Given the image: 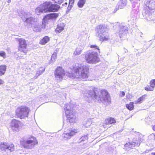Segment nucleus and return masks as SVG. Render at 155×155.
Listing matches in <instances>:
<instances>
[{
  "label": "nucleus",
  "instance_id": "37",
  "mask_svg": "<svg viewBox=\"0 0 155 155\" xmlns=\"http://www.w3.org/2000/svg\"><path fill=\"white\" fill-rule=\"evenodd\" d=\"M90 47L91 48H94L98 50H99V49L98 48V47L97 46H96L95 45H91L90 46Z\"/></svg>",
  "mask_w": 155,
  "mask_h": 155
},
{
  "label": "nucleus",
  "instance_id": "35",
  "mask_svg": "<svg viewBox=\"0 0 155 155\" xmlns=\"http://www.w3.org/2000/svg\"><path fill=\"white\" fill-rule=\"evenodd\" d=\"M0 56L4 58H6L5 53L2 51H0Z\"/></svg>",
  "mask_w": 155,
  "mask_h": 155
},
{
  "label": "nucleus",
  "instance_id": "40",
  "mask_svg": "<svg viewBox=\"0 0 155 155\" xmlns=\"http://www.w3.org/2000/svg\"><path fill=\"white\" fill-rule=\"evenodd\" d=\"M120 96L121 97H123L125 95V93L123 91H120Z\"/></svg>",
  "mask_w": 155,
  "mask_h": 155
},
{
  "label": "nucleus",
  "instance_id": "48",
  "mask_svg": "<svg viewBox=\"0 0 155 155\" xmlns=\"http://www.w3.org/2000/svg\"><path fill=\"white\" fill-rule=\"evenodd\" d=\"M127 144H126L125 145V146H127Z\"/></svg>",
  "mask_w": 155,
  "mask_h": 155
},
{
  "label": "nucleus",
  "instance_id": "27",
  "mask_svg": "<svg viewBox=\"0 0 155 155\" xmlns=\"http://www.w3.org/2000/svg\"><path fill=\"white\" fill-rule=\"evenodd\" d=\"M92 124V120L89 119L87 120L85 124L84 125L85 126V127L87 128H88L91 126Z\"/></svg>",
  "mask_w": 155,
  "mask_h": 155
},
{
  "label": "nucleus",
  "instance_id": "10",
  "mask_svg": "<svg viewBox=\"0 0 155 155\" xmlns=\"http://www.w3.org/2000/svg\"><path fill=\"white\" fill-rule=\"evenodd\" d=\"M65 75V72L62 67H58L54 72V75L56 78L58 80L61 81Z\"/></svg>",
  "mask_w": 155,
  "mask_h": 155
},
{
  "label": "nucleus",
  "instance_id": "45",
  "mask_svg": "<svg viewBox=\"0 0 155 155\" xmlns=\"http://www.w3.org/2000/svg\"><path fill=\"white\" fill-rule=\"evenodd\" d=\"M153 129L154 131H155V125L153 126Z\"/></svg>",
  "mask_w": 155,
  "mask_h": 155
},
{
  "label": "nucleus",
  "instance_id": "30",
  "mask_svg": "<svg viewBox=\"0 0 155 155\" xmlns=\"http://www.w3.org/2000/svg\"><path fill=\"white\" fill-rule=\"evenodd\" d=\"M126 106L127 108L130 110H133L134 108L133 104L132 102H130L129 104H127Z\"/></svg>",
  "mask_w": 155,
  "mask_h": 155
},
{
  "label": "nucleus",
  "instance_id": "9",
  "mask_svg": "<svg viewBox=\"0 0 155 155\" xmlns=\"http://www.w3.org/2000/svg\"><path fill=\"white\" fill-rule=\"evenodd\" d=\"M1 150L7 153L11 152L15 150V147L13 144L8 143H1L0 145Z\"/></svg>",
  "mask_w": 155,
  "mask_h": 155
},
{
  "label": "nucleus",
  "instance_id": "54",
  "mask_svg": "<svg viewBox=\"0 0 155 155\" xmlns=\"http://www.w3.org/2000/svg\"><path fill=\"white\" fill-rule=\"evenodd\" d=\"M65 4H67V3H65Z\"/></svg>",
  "mask_w": 155,
  "mask_h": 155
},
{
  "label": "nucleus",
  "instance_id": "5",
  "mask_svg": "<svg viewBox=\"0 0 155 155\" xmlns=\"http://www.w3.org/2000/svg\"><path fill=\"white\" fill-rule=\"evenodd\" d=\"M86 61L91 64L96 63L99 61L97 53L95 51H92L86 53L85 55Z\"/></svg>",
  "mask_w": 155,
  "mask_h": 155
},
{
  "label": "nucleus",
  "instance_id": "21",
  "mask_svg": "<svg viewBox=\"0 0 155 155\" xmlns=\"http://www.w3.org/2000/svg\"><path fill=\"white\" fill-rule=\"evenodd\" d=\"M105 122L106 124H112L116 122V120L114 118L109 117L105 120Z\"/></svg>",
  "mask_w": 155,
  "mask_h": 155
},
{
  "label": "nucleus",
  "instance_id": "19",
  "mask_svg": "<svg viewBox=\"0 0 155 155\" xmlns=\"http://www.w3.org/2000/svg\"><path fill=\"white\" fill-rule=\"evenodd\" d=\"M133 141L129 144V147L130 148H132L133 147L135 146H139L140 144V140H134V138L133 140Z\"/></svg>",
  "mask_w": 155,
  "mask_h": 155
},
{
  "label": "nucleus",
  "instance_id": "4",
  "mask_svg": "<svg viewBox=\"0 0 155 155\" xmlns=\"http://www.w3.org/2000/svg\"><path fill=\"white\" fill-rule=\"evenodd\" d=\"M21 145L27 149H31L33 148L35 145L38 144V142L37 139L33 137L25 140L20 141Z\"/></svg>",
  "mask_w": 155,
  "mask_h": 155
},
{
  "label": "nucleus",
  "instance_id": "17",
  "mask_svg": "<svg viewBox=\"0 0 155 155\" xmlns=\"http://www.w3.org/2000/svg\"><path fill=\"white\" fill-rule=\"evenodd\" d=\"M107 26L104 25H100L97 27V32L104 33L107 30Z\"/></svg>",
  "mask_w": 155,
  "mask_h": 155
},
{
  "label": "nucleus",
  "instance_id": "16",
  "mask_svg": "<svg viewBox=\"0 0 155 155\" xmlns=\"http://www.w3.org/2000/svg\"><path fill=\"white\" fill-rule=\"evenodd\" d=\"M33 29L34 31L36 32H39L41 30L42 28V26L41 24H39L38 22L36 21L34 24L32 25Z\"/></svg>",
  "mask_w": 155,
  "mask_h": 155
},
{
  "label": "nucleus",
  "instance_id": "29",
  "mask_svg": "<svg viewBox=\"0 0 155 155\" xmlns=\"http://www.w3.org/2000/svg\"><path fill=\"white\" fill-rule=\"evenodd\" d=\"M82 51V49L79 48H78L76 49L74 52L75 55H79L81 54Z\"/></svg>",
  "mask_w": 155,
  "mask_h": 155
},
{
  "label": "nucleus",
  "instance_id": "26",
  "mask_svg": "<svg viewBox=\"0 0 155 155\" xmlns=\"http://www.w3.org/2000/svg\"><path fill=\"white\" fill-rule=\"evenodd\" d=\"M45 69V68H44L43 67H41L40 68L38 69L37 73L36 74V77L35 79L37 78L39 75L41 74L44 71Z\"/></svg>",
  "mask_w": 155,
  "mask_h": 155
},
{
  "label": "nucleus",
  "instance_id": "11",
  "mask_svg": "<svg viewBox=\"0 0 155 155\" xmlns=\"http://www.w3.org/2000/svg\"><path fill=\"white\" fill-rule=\"evenodd\" d=\"M21 125V122L18 120L13 119L10 123L11 129L14 132H18L19 130L20 126Z\"/></svg>",
  "mask_w": 155,
  "mask_h": 155
},
{
  "label": "nucleus",
  "instance_id": "7",
  "mask_svg": "<svg viewBox=\"0 0 155 155\" xmlns=\"http://www.w3.org/2000/svg\"><path fill=\"white\" fill-rule=\"evenodd\" d=\"M30 109L25 106H21L18 107L16 111V115L19 118L22 119L25 117H27Z\"/></svg>",
  "mask_w": 155,
  "mask_h": 155
},
{
  "label": "nucleus",
  "instance_id": "34",
  "mask_svg": "<svg viewBox=\"0 0 155 155\" xmlns=\"http://www.w3.org/2000/svg\"><path fill=\"white\" fill-rule=\"evenodd\" d=\"M146 96V95H144L142 97H140L139 99H138L137 100V102L139 103H141L143 99L145 98V97Z\"/></svg>",
  "mask_w": 155,
  "mask_h": 155
},
{
  "label": "nucleus",
  "instance_id": "13",
  "mask_svg": "<svg viewBox=\"0 0 155 155\" xmlns=\"http://www.w3.org/2000/svg\"><path fill=\"white\" fill-rule=\"evenodd\" d=\"M58 15L57 13H50L45 16L43 20L45 22H47L49 21L56 19Z\"/></svg>",
  "mask_w": 155,
  "mask_h": 155
},
{
  "label": "nucleus",
  "instance_id": "15",
  "mask_svg": "<svg viewBox=\"0 0 155 155\" xmlns=\"http://www.w3.org/2000/svg\"><path fill=\"white\" fill-rule=\"evenodd\" d=\"M120 30L119 32V36L121 38L123 36L125 35V34L128 31V28L125 26L120 25Z\"/></svg>",
  "mask_w": 155,
  "mask_h": 155
},
{
  "label": "nucleus",
  "instance_id": "2",
  "mask_svg": "<svg viewBox=\"0 0 155 155\" xmlns=\"http://www.w3.org/2000/svg\"><path fill=\"white\" fill-rule=\"evenodd\" d=\"M74 73H70L68 74L70 78H79L87 79L89 75V69L87 66L80 64L74 68Z\"/></svg>",
  "mask_w": 155,
  "mask_h": 155
},
{
  "label": "nucleus",
  "instance_id": "23",
  "mask_svg": "<svg viewBox=\"0 0 155 155\" xmlns=\"http://www.w3.org/2000/svg\"><path fill=\"white\" fill-rule=\"evenodd\" d=\"M98 36L99 38V39L102 41H105L108 40V37L105 36L103 33H98Z\"/></svg>",
  "mask_w": 155,
  "mask_h": 155
},
{
  "label": "nucleus",
  "instance_id": "3",
  "mask_svg": "<svg viewBox=\"0 0 155 155\" xmlns=\"http://www.w3.org/2000/svg\"><path fill=\"white\" fill-rule=\"evenodd\" d=\"M60 8V6L56 4H53L51 2H46L38 7L35 9V12L37 15L47 12H57Z\"/></svg>",
  "mask_w": 155,
  "mask_h": 155
},
{
  "label": "nucleus",
  "instance_id": "36",
  "mask_svg": "<svg viewBox=\"0 0 155 155\" xmlns=\"http://www.w3.org/2000/svg\"><path fill=\"white\" fill-rule=\"evenodd\" d=\"M55 3L61 4L63 2V0H52Z\"/></svg>",
  "mask_w": 155,
  "mask_h": 155
},
{
  "label": "nucleus",
  "instance_id": "41",
  "mask_svg": "<svg viewBox=\"0 0 155 155\" xmlns=\"http://www.w3.org/2000/svg\"><path fill=\"white\" fill-rule=\"evenodd\" d=\"M72 6H71L69 5H68V11H70L71 10Z\"/></svg>",
  "mask_w": 155,
  "mask_h": 155
},
{
  "label": "nucleus",
  "instance_id": "12",
  "mask_svg": "<svg viewBox=\"0 0 155 155\" xmlns=\"http://www.w3.org/2000/svg\"><path fill=\"white\" fill-rule=\"evenodd\" d=\"M17 39L19 41V50L26 54L27 52V50L26 49L27 48V45L25 40V39L22 38H17Z\"/></svg>",
  "mask_w": 155,
  "mask_h": 155
},
{
  "label": "nucleus",
  "instance_id": "39",
  "mask_svg": "<svg viewBox=\"0 0 155 155\" xmlns=\"http://www.w3.org/2000/svg\"><path fill=\"white\" fill-rule=\"evenodd\" d=\"M74 0H69V5L71 6H72L74 3Z\"/></svg>",
  "mask_w": 155,
  "mask_h": 155
},
{
  "label": "nucleus",
  "instance_id": "22",
  "mask_svg": "<svg viewBox=\"0 0 155 155\" xmlns=\"http://www.w3.org/2000/svg\"><path fill=\"white\" fill-rule=\"evenodd\" d=\"M79 132V130L78 129H71L69 133L68 134V136H73L75 135H78Z\"/></svg>",
  "mask_w": 155,
  "mask_h": 155
},
{
  "label": "nucleus",
  "instance_id": "50",
  "mask_svg": "<svg viewBox=\"0 0 155 155\" xmlns=\"http://www.w3.org/2000/svg\"><path fill=\"white\" fill-rule=\"evenodd\" d=\"M64 138H67V137H65V136H64Z\"/></svg>",
  "mask_w": 155,
  "mask_h": 155
},
{
  "label": "nucleus",
  "instance_id": "44",
  "mask_svg": "<svg viewBox=\"0 0 155 155\" xmlns=\"http://www.w3.org/2000/svg\"><path fill=\"white\" fill-rule=\"evenodd\" d=\"M141 134L139 132H137L136 133V135H140Z\"/></svg>",
  "mask_w": 155,
  "mask_h": 155
},
{
  "label": "nucleus",
  "instance_id": "1",
  "mask_svg": "<svg viewBox=\"0 0 155 155\" xmlns=\"http://www.w3.org/2000/svg\"><path fill=\"white\" fill-rule=\"evenodd\" d=\"M86 96L88 97L94 98L99 102L107 105L110 102V98L108 92L104 89L98 91L97 88L91 87Z\"/></svg>",
  "mask_w": 155,
  "mask_h": 155
},
{
  "label": "nucleus",
  "instance_id": "51",
  "mask_svg": "<svg viewBox=\"0 0 155 155\" xmlns=\"http://www.w3.org/2000/svg\"><path fill=\"white\" fill-rule=\"evenodd\" d=\"M117 133H118L117 132H116V134H117Z\"/></svg>",
  "mask_w": 155,
  "mask_h": 155
},
{
  "label": "nucleus",
  "instance_id": "18",
  "mask_svg": "<svg viewBox=\"0 0 155 155\" xmlns=\"http://www.w3.org/2000/svg\"><path fill=\"white\" fill-rule=\"evenodd\" d=\"M64 26L65 25L63 23L61 22L59 23L57 28L55 29V31L57 33H60L64 29Z\"/></svg>",
  "mask_w": 155,
  "mask_h": 155
},
{
  "label": "nucleus",
  "instance_id": "8",
  "mask_svg": "<svg viewBox=\"0 0 155 155\" xmlns=\"http://www.w3.org/2000/svg\"><path fill=\"white\" fill-rule=\"evenodd\" d=\"M22 14V15L21 17L22 20L30 26H32L36 21V19L34 17L31 16V15L29 13L23 12Z\"/></svg>",
  "mask_w": 155,
  "mask_h": 155
},
{
  "label": "nucleus",
  "instance_id": "24",
  "mask_svg": "<svg viewBox=\"0 0 155 155\" xmlns=\"http://www.w3.org/2000/svg\"><path fill=\"white\" fill-rule=\"evenodd\" d=\"M49 37L47 36L44 37L40 41V43L44 45L47 43L49 41Z\"/></svg>",
  "mask_w": 155,
  "mask_h": 155
},
{
  "label": "nucleus",
  "instance_id": "14",
  "mask_svg": "<svg viewBox=\"0 0 155 155\" xmlns=\"http://www.w3.org/2000/svg\"><path fill=\"white\" fill-rule=\"evenodd\" d=\"M145 5L151 10L155 8V2L154 0H147L145 2Z\"/></svg>",
  "mask_w": 155,
  "mask_h": 155
},
{
  "label": "nucleus",
  "instance_id": "31",
  "mask_svg": "<svg viewBox=\"0 0 155 155\" xmlns=\"http://www.w3.org/2000/svg\"><path fill=\"white\" fill-rule=\"evenodd\" d=\"M150 84L151 87L154 88L155 87V79H153L151 80Z\"/></svg>",
  "mask_w": 155,
  "mask_h": 155
},
{
  "label": "nucleus",
  "instance_id": "52",
  "mask_svg": "<svg viewBox=\"0 0 155 155\" xmlns=\"http://www.w3.org/2000/svg\"><path fill=\"white\" fill-rule=\"evenodd\" d=\"M154 140H155V136H154Z\"/></svg>",
  "mask_w": 155,
  "mask_h": 155
},
{
  "label": "nucleus",
  "instance_id": "28",
  "mask_svg": "<svg viewBox=\"0 0 155 155\" xmlns=\"http://www.w3.org/2000/svg\"><path fill=\"white\" fill-rule=\"evenodd\" d=\"M86 0H79L78 3V5L79 8H82L84 5Z\"/></svg>",
  "mask_w": 155,
  "mask_h": 155
},
{
  "label": "nucleus",
  "instance_id": "43",
  "mask_svg": "<svg viewBox=\"0 0 155 155\" xmlns=\"http://www.w3.org/2000/svg\"><path fill=\"white\" fill-rule=\"evenodd\" d=\"M3 81L1 79H0V84H2Z\"/></svg>",
  "mask_w": 155,
  "mask_h": 155
},
{
  "label": "nucleus",
  "instance_id": "47",
  "mask_svg": "<svg viewBox=\"0 0 155 155\" xmlns=\"http://www.w3.org/2000/svg\"><path fill=\"white\" fill-rule=\"evenodd\" d=\"M152 155H155V153H151Z\"/></svg>",
  "mask_w": 155,
  "mask_h": 155
},
{
  "label": "nucleus",
  "instance_id": "38",
  "mask_svg": "<svg viewBox=\"0 0 155 155\" xmlns=\"http://www.w3.org/2000/svg\"><path fill=\"white\" fill-rule=\"evenodd\" d=\"M56 59L52 58V57L51 58V60L50 62V63L51 64H53L55 61Z\"/></svg>",
  "mask_w": 155,
  "mask_h": 155
},
{
  "label": "nucleus",
  "instance_id": "49",
  "mask_svg": "<svg viewBox=\"0 0 155 155\" xmlns=\"http://www.w3.org/2000/svg\"><path fill=\"white\" fill-rule=\"evenodd\" d=\"M122 131V130H120L119 131H120V132H121Z\"/></svg>",
  "mask_w": 155,
  "mask_h": 155
},
{
  "label": "nucleus",
  "instance_id": "20",
  "mask_svg": "<svg viewBox=\"0 0 155 155\" xmlns=\"http://www.w3.org/2000/svg\"><path fill=\"white\" fill-rule=\"evenodd\" d=\"M127 3V0H120L118 3V8L121 9L125 6Z\"/></svg>",
  "mask_w": 155,
  "mask_h": 155
},
{
  "label": "nucleus",
  "instance_id": "46",
  "mask_svg": "<svg viewBox=\"0 0 155 155\" xmlns=\"http://www.w3.org/2000/svg\"><path fill=\"white\" fill-rule=\"evenodd\" d=\"M11 0H8L7 1V2L8 3H11Z\"/></svg>",
  "mask_w": 155,
  "mask_h": 155
},
{
  "label": "nucleus",
  "instance_id": "53",
  "mask_svg": "<svg viewBox=\"0 0 155 155\" xmlns=\"http://www.w3.org/2000/svg\"><path fill=\"white\" fill-rule=\"evenodd\" d=\"M103 126L104 127H104L105 125H103Z\"/></svg>",
  "mask_w": 155,
  "mask_h": 155
},
{
  "label": "nucleus",
  "instance_id": "25",
  "mask_svg": "<svg viewBox=\"0 0 155 155\" xmlns=\"http://www.w3.org/2000/svg\"><path fill=\"white\" fill-rule=\"evenodd\" d=\"M6 66L5 65H3L0 66V75H4L6 71Z\"/></svg>",
  "mask_w": 155,
  "mask_h": 155
},
{
  "label": "nucleus",
  "instance_id": "6",
  "mask_svg": "<svg viewBox=\"0 0 155 155\" xmlns=\"http://www.w3.org/2000/svg\"><path fill=\"white\" fill-rule=\"evenodd\" d=\"M65 112L68 120L70 123H73L76 121V112L70 106H67L65 109Z\"/></svg>",
  "mask_w": 155,
  "mask_h": 155
},
{
  "label": "nucleus",
  "instance_id": "33",
  "mask_svg": "<svg viewBox=\"0 0 155 155\" xmlns=\"http://www.w3.org/2000/svg\"><path fill=\"white\" fill-rule=\"evenodd\" d=\"M58 50V49H57L54 52V53L53 54H52L51 57H52V58H54L55 59H56L57 58V54L56 52H57V51Z\"/></svg>",
  "mask_w": 155,
  "mask_h": 155
},
{
  "label": "nucleus",
  "instance_id": "32",
  "mask_svg": "<svg viewBox=\"0 0 155 155\" xmlns=\"http://www.w3.org/2000/svg\"><path fill=\"white\" fill-rule=\"evenodd\" d=\"M154 88L153 87H149V86L146 87L145 88V90L147 91H153Z\"/></svg>",
  "mask_w": 155,
  "mask_h": 155
},
{
  "label": "nucleus",
  "instance_id": "42",
  "mask_svg": "<svg viewBox=\"0 0 155 155\" xmlns=\"http://www.w3.org/2000/svg\"><path fill=\"white\" fill-rule=\"evenodd\" d=\"M131 2H133L137 3L138 1H139L140 0H130Z\"/></svg>",
  "mask_w": 155,
  "mask_h": 155
}]
</instances>
